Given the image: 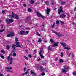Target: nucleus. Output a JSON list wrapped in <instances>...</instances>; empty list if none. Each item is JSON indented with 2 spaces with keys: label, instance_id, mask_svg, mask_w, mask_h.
I'll return each mask as SVG.
<instances>
[{
  "label": "nucleus",
  "instance_id": "f257e3e1",
  "mask_svg": "<svg viewBox=\"0 0 76 76\" xmlns=\"http://www.w3.org/2000/svg\"><path fill=\"white\" fill-rule=\"evenodd\" d=\"M9 34H10L7 35V37H12L14 36V33L12 31H10Z\"/></svg>",
  "mask_w": 76,
  "mask_h": 76
},
{
  "label": "nucleus",
  "instance_id": "f03ea898",
  "mask_svg": "<svg viewBox=\"0 0 76 76\" xmlns=\"http://www.w3.org/2000/svg\"><path fill=\"white\" fill-rule=\"evenodd\" d=\"M36 13H37V15L38 17H41L43 19H44L45 18L44 16H42L41 13L38 11H36Z\"/></svg>",
  "mask_w": 76,
  "mask_h": 76
},
{
  "label": "nucleus",
  "instance_id": "7ed1b4c3",
  "mask_svg": "<svg viewBox=\"0 0 76 76\" xmlns=\"http://www.w3.org/2000/svg\"><path fill=\"white\" fill-rule=\"evenodd\" d=\"M42 53H44V51H43V49H42V48L40 50V51L39 52V53L41 57H44V56L42 54H41Z\"/></svg>",
  "mask_w": 76,
  "mask_h": 76
},
{
  "label": "nucleus",
  "instance_id": "20e7f679",
  "mask_svg": "<svg viewBox=\"0 0 76 76\" xmlns=\"http://www.w3.org/2000/svg\"><path fill=\"white\" fill-rule=\"evenodd\" d=\"M61 12L62 13L64 12L63 10V7L62 6H60L59 7V9L58 10V13L59 15L61 13Z\"/></svg>",
  "mask_w": 76,
  "mask_h": 76
},
{
  "label": "nucleus",
  "instance_id": "39448f33",
  "mask_svg": "<svg viewBox=\"0 0 76 76\" xmlns=\"http://www.w3.org/2000/svg\"><path fill=\"white\" fill-rule=\"evenodd\" d=\"M19 34H20V35H26V32H25V31H23V30H22V31H21L20 32H19Z\"/></svg>",
  "mask_w": 76,
  "mask_h": 76
},
{
  "label": "nucleus",
  "instance_id": "423d86ee",
  "mask_svg": "<svg viewBox=\"0 0 76 76\" xmlns=\"http://www.w3.org/2000/svg\"><path fill=\"white\" fill-rule=\"evenodd\" d=\"M5 69H7V72L8 73L9 72H10V70H12L13 68L12 67H7L5 68Z\"/></svg>",
  "mask_w": 76,
  "mask_h": 76
},
{
  "label": "nucleus",
  "instance_id": "0eeeda50",
  "mask_svg": "<svg viewBox=\"0 0 76 76\" xmlns=\"http://www.w3.org/2000/svg\"><path fill=\"white\" fill-rule=\"evenodd\" d=\"M7 59L8 61H9V60H10V64L11 65H12V64H13V62L12 61H13V59L12 58H10V57H8L7 58Z\"/></svg>",
  "mask_w": 76,
  "mask_h": 76
},
{
  "label": "nucleus",
  "instance_id": "6e6552de",
  "mask_svg": "<svg viewBox=\"0 0 76 76\" xmlns=\"http://www.w3.org/2000/svg\"><path fill=\"white\" fill-rule=\"evenodd\" d=\"M16 46H18L19 48H20L21 47V46H20V43L19 42H16Z\"/></svg>",
  "mask_w": 76,
  "mask_h": 76
},
{
  "label": "nucleus",
  "instance_id": "1a4fd4ad",
  "mask_svg": "<svg viewBox=\"0 0 76 76\" xmlns=\"http://www.w3.org/2000/svg\"><path fill=\"white\" fill-rule=\"evenodd\" d=\"M40 70L41 72H44V68L42 66H40Z\"/></svg>",
  "mask_w": 76,
  "mask_h": 76
},
{
  "label": "nucleus",
  "instance_id": "9d476101",
  "mask_svg": "<svg viewBox=\"0 0 76 76\" xmlns=\"http://www.w3.org/2000/svg\"><path fill=\"white\" fill-rule=\"evenodd\" d=\"M60 44H61V45H62L63 47H66V44L65 43H63L62 42H60Z\"/></svg>",
  "mask_w": 76,
  "mask_h": 76
},
{
  "label": "nucleus",
  "instance_id": "9b49d317",
  "mask_svg": "<svg viewBox=\"0 0 76 76\" xmlns=\"http://www.w3.org/2000/svg\"><path fill=\"white\" fill-rule=\"evenodd\" d=\"M50 9L47 8L46 13L47 15H49V13H50Z\"/></svg>",
  "mask_w": 76,
  "mask_h": 76
},
{
  "label": "nucleus",
  "instance_id": "f8f14e48",
  "mask_svg": "<svg viewBox=\"0 0 76 76\" xmlns=\"http://www.w3.org/2000/svg\"><path fill=\"white\" fill-rule=\"evenodd\" d=\"M14 17L15 18V19H19V16H18V15L16 14L14 15Z\"/></svg>",
  "mask_w": 76,
  "mask_h": 76
},
{
  "label": "nucleus",
  "instance_id": "ddd939ff",
  "mask_svg": "<svg viewBox=\"0 0 76 76\" xmlns=\"http://www.w3.org/2000/svg\"><path fill=\"white\" fill-rule=\"evenodd\" d=\"M62 71L63 73H66V72H67V69H62Z\"/></svg>",
  "mask_w": 76,
  "mask_h": 76
},
{
  "label": "nucleus",
  "instance_id": "4468645a",
  "mask_svg": "<svg viewBox=\"0 0 76 76\" xmlns=\"http://www.w3.org/2000/svg\"><path fill=\"white\" fill-rule=\"evenodd\" d=\"M9 19H10L8 18H7L6 19V22L7 23V24H10L9 23Z\"/></svg>",
  "mask_w": 76,
  "mask_h": 76
},
{
  "label": "nucleus",
  "instance_id": "2eb2a0df",
  "mask_svg": "<svg viewBox=\"0 0 76 76\" xmlns=\"http://www.w3.org/2000/svg\"><path fill=\"white\" fill-rule=\"evenodd\" d=\"M59 63H63L64 61H63V60L62 59H60L59 61Z\"/></svg>",
  "mask_w": 76,
  "mask_h": 76
},
{
  "label": "nucleus",
  "instance_id": "dca6fc26",
  "mask_svg": "<svg viewBox=\"0 0 76 76\" xmlns=\"http://www.w3.org/2000/svg\"><path fill=\"white\" fill-rule=\"evenodd\" d=\"M60 18H66V15H64V14H62V15H60Z\"/></svg>",
  "mask_w": 76,
  "mask_h": 76
},
{
  "label": "nucleus",
  "instance_id": "f3484780",
  "mask_svg": "<svg viewBox=\"0 0 76 76\" xmlns=\"http://www.w3.org/2000/svg\"><path fill=\"white\" fill-rule=\"evenodd\" d=\"M52 47H56L57 46H58V44L57 43H54L53 45H52Z\"/></svg>",
  "mask_w": 76,
  "mask_h": 76
},
{
  "label": "nucleus",
  "instance_id": "a211bd4d",
  "mask_svg": "<svg viewBox=\"0 0 76 76\" xmlns=\"http://www.w3.org/2000/svg\"><path fill=\"white\" fill-rule=\"evenodd\" d=\"M56 35H58V37H62V34H60V33H56Z\"/></svg>",
  "mask_w": 76,
  "mask_h": 76
},
{
  "label": "nucleus",
  "instance_id": "6ab92c4d",
  "mask_svg": "<svg viewBox=\"0 0 76 76\" xmlns=\"http://www.w3.org/2000/svg\"><path fill=\"white\" fill-rule=\"evenodd\" d=\"M47 5V6H48L49 5V1H45L44 2Z\"/></svg>",
  "mask_w": 76,
  "mask_h": 76
},
{
  "label": "nucleus",
  "instance_id": "aec40b11",
  "mask_svg": "<svg viewBox=\"0 0 76 76\" xmlns=\"http://www.w3.org/2000/svg\"><path fill=\"white\" fill-rule=\"evenodd\" d=\"M12 14L13 15H10V16L11 17V18H14V15H15V14L13 12H12Z\"/></svg>",
  "mask_w": 76,
  "mask_h": 76
},
{
  "label": "nucleus",
  "instance_id": "412c9836",
  "mask_svg": "<svg viewBox=\"0 0 76 76\" xmlns=\"http://www.w3.org/2000/svg\"><path fill=\"white\" fill-rule=\"evenodd\" d=\"M50 47H51V45H50L49 46H48V50H49V51H52V49L50 48Z\"/></svg>",
  "mask_w": 76,
  "mask_h": 76
},
{
  "label": "nucleus",
  "instance_id": "4be33fe9",
  "mask_svg": "<svg viewBox=\"0 0 76 76\" xmlns=\"http://www.w3.org/2000/svg\"><path fill=\"white\" fill-rule=\"evenodd\" d=\"M30 73L31 74H33V75H35L36 74L34 73V72L32 71V70H31L30 71Z\"/></svg>",
  "mask_w": 76,
  "mask_h": 76
},
{
  "label": "nucleus",
  "instance_id": "5701e85b",
  "mask_svg": "<svg viewBox=\"0 0 76 76\" xmlns=\"http://www.w3.org/2000/svg\"><path fill=\"white\" fill-rule=\"evenodd\" d=\"M15 46H16V45H15V44H14V45H12V48H13L14 50H15V48H14V47H15Z\"/></svg>",
  "mask_w": 76,
  "mask_h": 76
},
{
  "label": "nucleus",
  "instance_id": "b1692460",
  "mask_svg": "<svg viewBox=\"0 0 76 76\" xmlns=\"http://www.w3.org/2000/svg\"><path fill=\"white\" fill-rule=\"evenodd\" d=\"M6 47H7V50H9V49H10V46L8 45H7L6 46Z\"/></svg>",
  "mask_w": 76,
  "mask_h": 76
},
{
  "label": "nucleus",
  "instance_id": "393cba45",
  "mask_svg": "<svg viewBox=\"0 0 76 76\" xmlns=\"http://www.w3.org/2000/svg\"><path fill=\"white\" fill-rule=\"evenodd\" d=\"M34 3V1L33 0H31L30 1V3L31 4H33Z\"/></svg>",
  "mask_w": 76,
  "mask_h": 76
},
{
  "label": "nucleus",
  "instance_id": "a878e982",
  "mask_svg": "<svg viewBox=\"0 0 76 76\" xmlns=\"http://www.w3.org/2000/svg\"><path fill=\"white\" fill-rule=\"evenodd\" d=\"M9 22L10 23H12V22H13V20H12V19H9Z\"/></svg>",
  "mask_w": 76,
  "mask_h": 76
},
{
  "label": "nucleus",
  "instance_id": "bb28decb",
  "mask_svg": "<svg viewBox=\"0 0 76 76\" xmlns=\"http://www.w3.org/2000/svg\"><path fill=\"white\" fill-rule=\"evenodd\" d=\"M36 34L38 36H39V37H40L41 36V34H39V33L38 32V31L36 32Z\"/></svg>",
  "mask_w": 76,
  "mask_h": 76
},
{
  "label": "nucleus",
  "instance_id": "cd10ccee",
  "mask_svg": "<svg viewBox=\"0 0 76 76\" xmlns=\"http://www.w3.org/2000/svg\"><path fill=\"white\" fill-rule=\"evenodd\" d=\"M41 41H42V40H41V39L39 38L38 39V40L37 41V42H41Z\"/></svg>",
  "mask_w": 76,
  "mask_h": 76
},
{
  "label": "nucleus",
  "instance_id": "c85d7f7f",
  "mask_svg": "<svg viewBox=\"0 0 76 76\" xmlns=\"http://www.w3.org/2000/svg\"><path fill=\"white\" fill-rule=\"evenodd\" d=\"M1 52L2 53H3V54H5V53H6V52L4 51L3 50H1Z\"/></svg>",
  "mask_w": 76,
  "mask_h": 76
},
{
  "label": "nucleus",
  "instance_id": "c756f323",
  "mask_svg": "<svg viewBox=\"0 0 76 76\" xmlns=\"http://www.w3.org/2000/svg\"><path fill=\"white\" fill-rule=\"evenodd\" d=\"M65 4H66V3L64 2H62L61 3V4H62V5H64Z\"/></svg>",
  "mask_w": 76,
  "mask_h": 76
},
{
  "label": "nucleus",
  "instance_id": "7c9ffc66",
  "mask_svg": "<svg viewBox=\"0 0 76 76\" xmlns=\"http://www.w3.org/2000/svg\"><path fill=\"white\" fill-rule=\"evenodd\" d=\"M31 10H32V9H31V8H29L28 9V11L29 12H31Z\"/></svg>",
  "mask_w": 76,
  "mask_h": 76
},
{
  "label": "nucleus",
  "instance_id": "2f4dec72",
  "mask_svg": "<svg viewBox=\"0 0 76 76\" xmlns=\"http://www.w3.org/2000/svg\"><path fill=\"white\" fill-rule=\"evenodd\" d=\"M56 24L57 25H58L59 24V23H60V22H59V21L58 20H57L56 21Z\"/></svg>",
  "mask_w": 76,
  "mask_h": 76
},
{
  "label": "nucleus",
  "instance_id": "473e14b6",
  "mask_svg": "<svg viewBox=\"0 0 76 76\" xmlns=\"http://www.w3.org/2000/svg\"><path fill=\"white\" fill-rule=\"evenodd\" d=\"M30 19V17H27L26 18V20H29V19Z\"/></svg>",
  "mask_w": 76,
  "mask_h": 76
},
{
  "label": "nucleus",
  "instance_id": "72a5a7b5",
  "mask_svg": "<svg viewBox=\"0 0 76 76\" xmlns=\"http://www.w3.org/2000/svg\"><path fill=\"white\" fill-rule=\"evenodd\" d=\"M13 56L14 57H15L16 56V53L15 52H14L13 53Z\"/></svg>",
  "mask_w": 76,
  "mask_h": 76
},
{
  "label": "nucleus",
  "instance_id": "f704fd0d",
  "mask_svg": "<svg viewBox=\"0 0 76 76\" xmlns=\"http://www.w3.org/2000/svg\"><path fill=\"white\" fill-rule=\"evenodd\" d=\"M52 3L51 4H52V5H54V1L52 0Z\"/></svg>",
  "mask_w": 76,
  "mask_h": 76
},
{
  "label": "nucleus",
  "instance_id": "c9c22d12",
  "mask_svg": "<svg viewBox=\"0 0 76 76\" xmlns=\"http://www.w3.org/2000/svg\"><path fill=\"white\" fill-rule=\"evenodd\" d=\"M5 31V29H4L3 30H0V32H4Z\"/></svg>",
  "mask_w": 76,
  "mask_h": 76
},
{
  "label": "nucleus",
  "instance_id": "e433bc0d",
  "mask_svg": "<svg viewBox=\"0 0 76 76\" xmlns=\"http://www.w3.org/2000/svg\"><path fill=\"white\" fill-rule=\"evenodd\" d=\"M52 32H53L54 33V34H55L56 35V34L57 33V32L55 31L54 30H52Z\"/></svg>",
  "mask_w": 76,
  "mask_h": 76
},
{
  "label": "nucleus",
  "instance_id": "4c0bfd02",
  "mask_svg": "<svg viewBox=\"0 0 76 76\" xmlns=\"http://www.w3.org/2000/svg\"><path fill=\"white\" fill-rule=\"evenodd\" d=\"M64 49H67V50H70V48H69L68 47H66L64 48Z\"/></svg>",
  "mask_w": 76,
  "mask_h": 76
},
{
  "label": "nucleus",
  "instance_id": "58836bf2",
  "mask_svg": "<svg viewBox=\"0 0 76 76\" xmlns=\"http://www.w3.org/2000/svg\"><path fill=\"white\" fill-rule=\"evenodd\" d=\"M6 12H5V11L4 10H2V13H3V14H4Z\"/></svg>",
  "mask_w": 76,
  "mask_h": 76
},
{
  "label": "nucleus",
  "instance_id": "ea45409f",
  "mask_svg": "<svg viewBox=\"0 0 76 76\" xmlns=\"http://www.w3.org/2000/svg\"><path fill=\"white\" fill-rule=\"evenodd\" d=\"M44 71H45V72H47V68H44Z\"/></svg>",
  "mask_w": 76,
  "mask_h": 76
},
{
  "label": "nucleus",
  "instance_id": "a19ab883",
  "mask_svg": "<svg viewBox=\"0 0 76 76\" xmlns=\"http://www.w3.org/2000/svg\"><path fill=\"white\" fill-rule=\"evenodd\" d=\"M55 24H56V23H54L53 24L52 26V28H53L54 27V25H55Z\"/></svg>",
  "mask_w": 76,
  "mask_h": 76
},
{
  "label": "nucleus",
  "instance_id": "79ce46f5",
  "mask_svg": "<svg viewBox=\"0 0 76 76\" xmlns=\"http://www.w3.org/2000/svg\"><path fill=\"white\" fill-rule=\"evenodd\" d=\"M50 42H51L52 44H53V43H54V42L53 41V39H50Z\"/></svg>",
  "mask_w": 76,
  "mask_h": 76
},
{
  "label": "nucleus",
  "instance_id": "37998d69",
  "mask_svg": "<svg viewBox=\"0 0 76 76\" xmlns=\"http://www.w3.org/2000/svg\"><path fill=\"white\" fill-rule=\"evenodd\" d=\"M63 56V52H61V56L62 57Z\"/></svg>",
  "mask_w": 76,
  "mask_h": 76
},
{
  "label": "nucleus",
  "instance_id": "c03bdc74",
  "mask_svg": "<svg viewBox=\"0 0 76 76\" xmlns=\"http://www.w3.org/2000/svg\"><path fill=\"white\" fill-rule=\"evenodd\" d=\"M42 76H44L45 75V73L44 72H42L41 74Z\"/></svg>",
  "mask_w": 76,
  "mask_h": 76
},
{
  "label": "nucleus",
  "instance_id": "a18cd8bd",
  "mask_svg": "<svg viewBox=\"0 0 76 76\" xmlns=\"http://www.w3.org/2000/svg\"><path fill=\"white\" fill-rule=\"evenodd\" d=\"M66 53L67 54H69V50H66Z\"/></svg>",
  "mask_w": 76,
  "mask_h": 76
},
{
  "label": "nucleus",
  "instance_id": "49530a36",
  "mask_svg": "<svg viewBox=\"0 0 76 76\" xmlns=\"http://www.w3.org/2000/svg\"><path fill=\"white\" fill-rule=\"evenodd\" d=\"M42 65H43V66H45V65H46V63L43 62L42 63Z\"/></svg>",
  "mask_w": 76,
  "mask_h": 76
},
{
  "label": "nucleus",
  "instance_id": "de8ad7c7",
  "mask_svg": "<svg viewBox=\"0 0 76 76\" xmlns=\"http://www.w3.org/2000/svg\"><path fill=\"white\" fill-rule=\"evenodd\" d=\"M15 41H16V42H17V41H18V38L17 37H16L15 38Z\"/></svg>",
  "mask_w": 76,
  "mask_h": 76
},
{
  "label": "nucleus",
  "instance_id": "09e8293b",
  "mask_svg": "<svg viewBox=\"0 0 76 76\" xmlns=\"http://www.w3.org/2000/svg\"><path fill=\"white\" fill-rule=\"evenodd\" d=\"M64 68H63V69H65L66 70H67V67H66V66H64Z\"/></svg>",
  "mask_w": 76,
  "mask_h": 76
},
{
  "label": "nucleus",
  "instance_id": "8fccbe9b",
  "mask_svg": "<svg viewBox=\"0 0 76 76\" xmlns=\"http://www.w3.org/2000/svg\"><path fill=\"white\" fill-rule=\"evenodd\" d=\"M0 57H4V56H3V54L0 55Z\"/></svg>",
  "mask_w": 76,
  "mask_h": 76
},
{
  "label": "nucleus",
  "instance_id": "3c124183",
  "mask_svg": "<svg viewBox=\"0 0 76 76\" xmlns=\"http://www.w3.org/2000/svg\"><path fill=\"white\" fill-rule=\"evenodd\" d=\"M28 71H27L25 72L24 74H25V75H27V74H28Z\"/></svg>",
  "mask_w": 76,
  "mask_h": 76
},
{
  "label": "nucleus",
  "instance_id": "603ef678",
  "mask_svg": "<svg viewBox=\"0 0 76 76\" xmlns=\"http://www.w3.org/2000/svg\"><path fill=\"white\" fill-rule=\"evenodd\" d=\"M61 24L62 25H63V24H64V23L62 21H61Z\"/></svg>",
  "mask_w": 76,
  "mask_h": 76
},
{
  "label": "nucleus",
  "instance_id": "864d4df0",
  "mask_svg": "<svg viewBox=\"0 0 76 76\" xmlns=\"http://www.w3.org/2000/svg\"><path fill=\"white\" fill-rule=\"evenodd\" d=\"M12 53H11L10 55H9V56H8V57H10V56H12Z\"/></svg>",
  "mask_w": 76,
  "mask_h": 76
},
{
  "label": "nucleus",
  "instance_id": "5fc2aeb1",
  "mask_svg": "<svg viewBox=\"0 0 76 76\" xmlns=\"http://www.w3.org/2000/svg\"><path fill=\"white\" fill-rule=\"evenodd\" d=\"M25 73H22V74L21 75H22V76H25Z\"/></svg>",
  "mask_w": 76,
  "mask_h": 76
},
{
  "label": "nucleus",
  "instance_id": "6e6d98bb",
  "mask_svg": "<svg viewBox=\"0 0 76 76\" xmlns=\"http://www.w3.org/2000/svg\"><path fill=\"white\" fill-rule=\"evenodd\" d=\"M29 31H26V35H27L29 33Z\"/></svg>",
  "mask_w": 76,
  "mask_h": 76
},
{
  "label": "nucleus",
  "instance_id": "4d7b16f0",
  "mask_svg": "<svg viewBox=\"0 0 76 76\" xmlns=\"http://www.w3.org/2000/svg\"><path fill=\"white\" fill-rule=\"evenodd\" d=\"M74 11H76V7L74 8ZM75 15L76 16V13L75 14Z\"/></svg>",
  "mask_w": 76,
  "mask_h": 76
},
{
  "label": "nucleus",
  "instance_id": "13d9d810",
  "mask_svg": "<svg viewBox=\"0 0 76 76\" xmlns=\"http://www.w3.org/2000/svg\"><path fill=\"white\" fill-rule=\"evenodd\" d=\"M72 25H76V24L74 22H73L72 23Z\"/></svg>",
  "mask_w": 76,
  "mask_h": 76
},
{
  "label": "nucleus",
  "instance_id": "bf43d9fd",
  "mask_svg": "<svg viewBox=\"0 0 76 76\" xmlns=\"http://www.w3.org/2000/svg\"><path fill=\"white\" fill-rule=\"evenodd\" d=\"M25 59H26V60H28V57H25Z\"/></svg>",
  "mask_w": 76,
  "mask_h": 76
},
{
  "label": "nucleus",
  "instance_id": "052dcab7",
  "mask_svg": "<svg viewBox=\"0 0 76 76\" xmlns=\"http://www.w3.org/2000/svg\"><path fill=\"white\" fill-rule=\"evenodd\" d=\"M34 53H37V50H34Z\"/></svg>",
  "mask_w": 76,
  "mask_h": 76
},
{
  "label": "nucleus",
  "instance_id": "680f3d73",
  "mask_svg": "<svg viewBox=\"0 0 76 76\" xmlns=\"http://www.w3.org/2000/svg\"><path fill=\"white\" fill-rule=\"evenodd\" d=\"M39 3L37 2V3H36L35 4H36V5H37V4H39Z\"/></svg>",
  "mask_w": 76,
  "mask_h": 76
},
{
  "label": "nucleus",
  "instance_id": "e2e57ef3",
  "mask_svg": "<svg viewBox=\"0 0 76 76\" xmlns=\"http://www.w3.org/2000/svg\"><path fill=\"white\" fill-rule=\"evenodd\" d=\"M24 72H25V71H26V67H25L24 69Z\"/></svg>",
  "mask_w": 76,
  "mask_h": 76
},
{
  "label": "nucleus",
  "instance_id": "0e129e2a",
  "mask_svg": "<svg viewBox=\"0 0 76 76\" xmlns=\"http://www.w3.org/2000/svg\"><path fill=\"white\" fill-rule=\"evenodd\" d=\"M0 76H3V75L2 74L0 73Z\"/></svg>",
  "mask_w": 76,
  "mask_h": 76
},
{
  "label": "nucleus",
  "instance_id": "69168bd1",
  "mask_svg": "<svg viewBox=\"0 0 76 76\" xmlns=\"http://www.w3.org/2000/svg\"><path fill=\"white\" fill-rule=\"evenodd\" d=\"M29 57H32V56H31V55H28Z\"/></svg>",
  "mask_w": 76,
  "mask_h": 76
},
{
  "label": "nucleus",
  "instance_id": "338daca9",
  "mask_svg": "<svg viewBox=\"0 0 76 76\" xmlns=\"http://www.w3.org/2000/svg\"><path fill=\"white\" fill-rule=\"evenodd\" d=\"M26 29H29V30H30V28H26Z\"/></svg>",
  "mask_w": 76,
  "mask_h": 76
},
{
  "label": "nucleus",
  "instance_id": "774afa93",
  "mask_svg": "<svg viewBox=\"0 0 76 76\" xmlns=\"http://www.w3.org/2000/svg\"><path fill=\"white\" fill-rule=\"evenodd\" d=\"M23 6H24V7H26V5H25V4H24L23 5Z\"/></svg>",
  "mask_w": 76,
  "mask_h": 76
}]
</instances>
